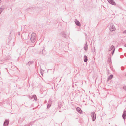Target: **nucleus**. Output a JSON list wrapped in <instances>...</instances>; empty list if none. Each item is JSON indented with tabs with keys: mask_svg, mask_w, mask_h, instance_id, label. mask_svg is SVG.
<instances>
[{
	"mask_svg": "<svg viewBox=\"0 0 126 126\" xmlns=\"http://www.w3.org/2000/svg\"><path fill=\"white\" fill-rule=\"evenodd\" d=\"M124 47H126V44H125V45H124Z\"/></svg>",
	"mask_w": 126,
	"mask_h": 126,
	"instance_id": "obj_28",
	"label": "nucleus"
},
{
	"mask_svg": "<svg viewBox=\"0 0 126 126\" xmlns=\"http://www.w3.org/2000/svg\"><path fill=\"white\" fill-rule=\"evenodd\" d=\"M88 61L87 57L86 55H85L84 57V61L85 62H86Z\"/></svg>",
	"mask_w": 126,
	"mask_h": 126,
	"instance_id": "obj_12",
	"label": "nucleus"
},
{
	"mask_svg": "<svg viewBox=\"0 0 126 126\" xmlns=\"http://www.w3.org/2000/svg\"><path fill=\"white\" fill-rule=\"evenodd\" d=\"M5 69H7V68H5Z\"/></svg>",
	"mask_w": 126,
	"mask_h": 126,
	"instance_id": "obj_31",
	"label": "nucleus"
},
{
	"mask_svg": "<svg viewBox=\"0 0 126 126\" xmlns=\"http://www.w3.org/2000/svg\"><path fill=\"white\" fill-rule=\"evenodd\" d=\"M51 104L50 103H49L47 105V109H48L51 106Z\"/></svg>",
	"mask_w": 126,
	"mask_h": 126,
	"instance_id": "obj_16",
	"label": "nucleus"
},
{
	"mask_svg": "<svg viewBox=\"0 0 126 126\" xmlns=\"http://www.w3.org/2000/svg\"><path fill=\"white\" fill-rule=\"evenodd\" d=\"M75 23L76 24L79 26H80V24L79 22L77 20L75 21Z\"/></svg>",
	"mask_w": 126,
	"mask_h": 126,
	"instance_id": "obj_9",
	"label": "nucleus"
},
{
	"mask_svg": "<svg viewBox=\"0 0 126 126\" xmlns=\"http://www.w3.org/2000/svg\"><path fill=\"white\" fill-rule=\"evenodd\" d=\"M18 35H20V34L19 33H18Z\"/></svg>",
	"mask_w": 126,
	"mask_h": 126,
	"instance_id": "obj_30",
	"label": "nucleus"
},
{
	"mask_svg": "<svg viewBox=\"0 0 126 126\" xmlns=\"http://www.w3.org/2000/svg\"><path fill=\"white\" fill-rule=\"evenodd\" d=\"M33 61H30L26 63V65H29V66L31 64H33Z\"/></svg>",
	"mask_w": 126,
	"mask_h": 126,
	"instance_id": "obj_13",
	"label": "nucleus"
},
{
	"mask_svg": "<svg viewBox=\"0 0 126 126\" xmlns=\"http://www.w3.org/2000/svg\"><path fill=\"white\" fill-rule=\"evenodd\" d=\"M42 71H43V70L41 69V71H40V73H41V74L42 75V76H43Z\"/></svg>",
	"mask_w": 126,
	"mask_h": 126,
	"instance_id": "obj_20",
	"label": "nucleus"
},
{
	"mask_svg": "<svg viewBox=\"0 0 126 126\" xmlns=\"http://www.w3.org/2000/svg\"><path fill=\"white\" fill-rule=\"evenodd\" d=\"M1 0H0V1Z\"/></svg>",
	"mask_w": 126,
	"mask_h": 126,
	"instance_id": "obj_32",
	"label": "nucleus"
},
{
	"mask_svg": "<svg viewBox=\"0 0 126 126\" xmlns=\"http://www.w3.org/2000/svg\"><path fill=\"white\" fill-rule=\"evenodd\" d=\"M113 76L112 75H110L108 78V81L109 80H110L112 79L113 77Z\"/></svg>",
	"mask_w": 126,
	"mask_h": 126,
	"instance_id": "obj_14",
	"label": "nucleus"
},
{
	"mask_svg": "<svg viewBox=\"0 0 126 126\" xmlns=\"http://www.w3.org/2000/svg\"><path fill=\"white\" fill-rule=\"evenodd\" d=\"M76 110L80 114L82 113V111L81 109L79 107H78L76 108Z\"/></svg>",
	"mask_w": 126,
	"mask_h": 126,
	"instance_id": "obj_8",
	"label": "nucleus"
},
{
	"mask_svg": "<svg viewBox=\"0 0 126 126\" xmlns=\"http://www.w3.org/2000/svg\"><path fill=\"white\" fill-rule=\"evenodd\" d=\"M66 33L67 32L66 31L62 32L60 33L62 37L68 39L69 37V35H68Z\"/></svg>",
	"mask_w": 126,
	"mask_h": 126,
	"instance_id": "obj_1",
	"label": "nucleus"
},
{
	"mask_svg": "<svg viewBox=\"0 0 126 126\" xmlns=\"http://www.w3.org/2000/svg\"><path fill=\"white\" fill-rule=\"evenodd\" d=\"M123 33H126V30H125L123 32Z\"/></svg>",
	"mask_w": 126,
	"mask_h": 126,
	"instance_id": "obj_23",
	"label": "nucleus"
},
{
	"mask_svg": "<svg viewBox=\"0 0 126 126\" xmlns=\"http://www.w3.org/2000/svg\"><path fill=\"white\" fill-rule=\"evenodd\" d=\"M94 51H95V47H94Z\"/></svg>",
	"mask_w": 126,
	"mask_h": 126,
	"instance_id": "obj_26",
	"label": "nucleus"
},
{
	"mask_svg": "<svg viewBox=\"0 0 126 126\" xmlns=\"http://www.w3.org/2000/svg\"><path fill=\"white\" fill-rule=\"evenodd\" d=\"M115 48H114L113 50L111 52V54L112 55H113V54L114 53V51H115Z\"/></svg>",
	"mask_w": 126,
	"mask_h": 126,
	"instance_id": "obj_18",
	"label": "nucleus"
},
{
	"mask_svg": "<svg viewBox=\"0 0 126 126\" xmlns=\"http://www.w3.org/2000/svg\"><path fill=\"white\" fill-rule=\"evenodd\" d=\"M29 35H28V37H29Z\"/></svg>",
	"mask_w": 126,
	"mask_h": 126,
	"instance_id": "obj_29",
	"label": "nucleus"
},
{
	"mask_svg": "<svg viewBox=\"0 0 126 126\" xmlns=\"http://www.w3.org/2000/svg\"><path fill=\"white\" fill-rule=\"evenodd\" d=\"M109 3L113 5H115L116 3L113 0H107Z\"/></svg>",
	"mask_w": 126,
	"mask_h": 126,
	"instance_id": "obj_7",
	"label": "nucleus"
},
{
	"mask_svg": "<svg viewBox=\"0 0 126 126\" xmlns=\"http://www.w3.org/2000/svg\"><path fill=\"white\" fill-rule=\"evenodd\" d=\"M114 48V47L113 45H112V46L110 48V51L112 50L113 48Z\"/></svg>",
	"mask_w": 126,
	"mask_h": 126,
	"instance_id": "obj_17",
	"label": "nucleus"
},
{
	"mask_svg": "<svg viewBox=\"0 0 126 126\" xmlns=\"http://www.w3.org/2000/svg\"><path fill=\"white\" fill-rule=\"evenodd\" d=\"M123 119L125 120L126 118V110L125 109L124 110L122 116Z\"/></svg>",
	"mask_w": 126,
	"mask_h": 126,
	"instance_id": "obj_6",
	"label": "nucleus"
},
{
	"mask_svg": "<svg viewBox=\"0 0 126 126\" xmlns=\"http://www.w3.org/2000/svg\"><path fill=\"white\" fill-rule=\"evenodd\" d=\"M110 26L109 27L110 31L111 32L114 31L115 30V28L114 25L112 23L110 24Z\"/></svg>",
	"mask_w": 126,
	"mask_h": 126,
	"instance_id": "obj_3",
	"label": "nucleus"
},
{
	"mask_svg": "<svg viewBox=\"0 0 126 126\" xmlns=\"http://www.w3.org/2000/svg\"><path fill=\"white\" fill-rule=\"evenodd\" d=\"M31 124L30 123H29L26 126H30Z\"/></svg>",
	"mask_w": 126,
	"mask_h": 126,
	"instance_id": "obj_24",
	"label": "nucleus"
},
{
	"mask_svg": "<svg viewBox=\"0 0 126 126\" xmlns=\"http://www.w3.org/2000/svg\"><path fill=\"white\" fill-rule=\"evenodd\" d=\"M42 54L44 55H45L46 53V51L43 49L42 52Z\"/></svg>",
	"mask_w": 126,
	"mask_h": 126,
	"instance_id": "obj_15",
	"label": "nucleus"
},
{
	"mask_svg": "<svg viewBox=\"0 0 126 126\" xmlns=\"http://www.w3.org/2000/svg\"><path fill=\"white\" fill-rule=\"evenodd\" d=\"M91 116L92 118V120L94 121L96 119V115L94 112L91 113Z\"/></svg>",
	"mask_w": 126,
	"mask_h": 126,
	"instance_id": "obj_4",
	"label": "nucleus"
},
{
	"mask_svg": "<svg viewBox=\"0 0 126 126\" xmlns=\"http://www.w3.org/2000/svg\"><path fill=\"white\" fill-rule=\"evenodd\" d=\"M9 122V120L6 119L4 122L3 126H8Z\"/></svg>",
	"mask_w": 126,
	"mask_h": 126,
	"instance_id": "obj_5",
	"label": "nucleus"
},
{
	"mask_svg": "<svg viewBox=\"0 0 126 126\" xmlns=\"http://www.w3.org/2000/svg\"><path fill=\"white\" fill-rule=\"evenodd\" d=\"M33 98H34V100L35 101H36L37 100L36 96V95L35 94L33 95H32L31 98V99H32Z\"/></svg>",
	"mask_w": 126,
	"mask_h": 126,
	"instance_id": "obj_11",
	"label": "nucleus"
},
{
	"mask_svg": "<svg viewBox=\"0 0 126 126\" xmlns=\"http://www.w3.org/2000/svg\"><path fill=\"white\" fill-rule=\"evenodd\" d=\"M121 69L122 70H123L124 69V68L122 66L121 67Z\"/></svg>",
	"mask_w": 126,
	"mask_h": 126,
	"instance_id": "obj_21",
	"label": "nucleus"
},
{
	"mask_svg": "<svg viewBox=\"0 0 126 126\" xmlns=\"http://www.w3.org/2000/svg\"><path fill=\"white\" fill-rule=\"evenodd\" d=\"M124 55H125V56H126V53H125V54H124Z\"/></svg>",
	"mask_w": 126,
	"mask_h": 126,
	"instance_id": "obj_27",
	"label": "nucleus"
},
{
	"mask_svg": "<svg viewBox=\"0 0 126 126\" xmlns=\"http://www.w3.org/2000/svg\"><path fill=\"white\" fill-rule=\"evenodd\" d=\"M122 50V49L121 48H119V51L121 50Z\"/></svg>",
	"mask_w": 126,
	"mask_h": 126,
	"instance_id": "obj_25",
	"label": "nucleus"
},
{
	"mask_svg": "<svg viewBox=\"0 0 126 126\" xmlns=\"http://www.w3.org/2000/svg\"><path fill=\"white\" fill-rule=\"evenodd\" d=\"M124 57V56L123 55H121L120 56V57L121 58H123Z\"/></svg>",
	"mask_w": 126,
	"mask_h": 126,
	"instance_id": "obj_22",
	"label": "nucleus"
},
{
	"mask_svg": "<svg viewBox=\"0 0 126 126\" xmlns=\"http://www.w3.org/2000/svg\"><path fill=\"white\" fill-rule=\"evenodd\" d=\"M123 89L126 91V86H124L123 87Z\"/></svg>",
	"mask_w": 126,
	"mask_h": 126,
	"instance_id": "obj_19",
	"label": "nucleus"
},
{
	"mask_svg": "<svg viewBox=\"0 0 126 126\" xmlns=\"http://www.w3.org/2000/svg\"><path fill=\"white\" fill-rule=\"evenodd\" d=\"M36 34L34 33L33 32L31 34V40L32 43H34L36 41Z\"/></svg>",
	"mask_w": 126,
	"mask_h": 126,
	"instance_id": "obj_2",
	"label": "nucleus"
},
{
	"mask_svg": "<svg viewBox=\"0 0 126 126\" xmlns=\"http://www.w3.org/2000/svg\"><path fill=\"white\" fill-rule=\"evenodd\" d=\"M88 48V47L87 43V42H86V43L85 44L84 46V50H86Z\"/></svg>",
	"mask_w": 126,
	"mask_h": 126,
	"instance_id": "obj_10",
	"label": "nucleus"
}]
</instances>
